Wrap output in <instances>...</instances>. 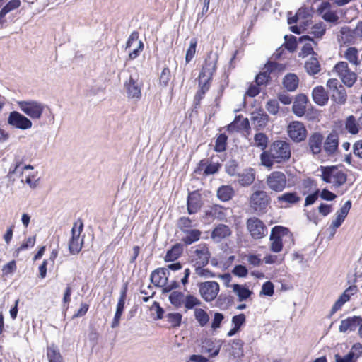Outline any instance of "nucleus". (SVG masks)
<instances>
[{
  "label": "nucleus",
  "mask_w": 362,
  "mask_h": 362,
  "mask_svg": "<svg viewBox=\"0 0 362 362\" xmlns=\"http://www.w3.org/2000/svg\"><path fill=\"white\" fill-rule=\"evenodd\" d=\"M284 86L289 91H293L298 85V78L294 74H287L283 81Z\"/></svg>",
  "instance_id": "79ce46f5"
},
{
  "label": "nucleus",
  "mask_w": 362,
  "mask_h": 362,
  "mask_svg": "<svg viewBox=\"0 0 362 362\" xmlns=\"http://www.w3.org/2000/svg\"><path fill=\"white\" fill-rule=\"evenodd\" d=\"M338 146V140L334 135H329L327 136L325 144V151L329 154H332L335 152Z\"/></svg>",
  "instance_id": "49530a36"
},
{
  "label": "nucleus",
  "mask_w": 362,
  "mask_h": 362,
  "mask_svg": "<svg viewBox=\"0 0 362 362\" xmlns=\"http://www.w3.org/2000/svg\"><path fill=\"white\" fill-rule=\"evenodd\" d=\"M239 177V183L241 185L247 186L251 185L255 180V174L252 169H248L241 173Z\"/></svg>",
  "instance_id": "c03bdc74"
},
{
  "label": "nucleus",
  "mask_w": 362,
  "mask_h": 362,
  "mask_svg": "<svg viewBox=\"0 0 362 362\" xmlns=\"http://www.w3.org/2000/svg\"><path fill=\"white\" fill-rule=\"evenodd\" d=\"M349 354L351 356L353 359L356 360L361 356L362 354V346L361 344L357 343L353 345Z\"/></svg>",
  "instance_id": "e2e57ef3"
},
{
  "label": "nucleus",
  "mask_w": 362,
  "mask_h": 362,
  "mask_svg": "<svg viewBox=\"0 0 362 362\" xmlns=\"http://www.w3.org/2000/svg\"><path fill=\"white\" fill-rule=\"evenodd\" d=\"M332 99L338 104H344L346 101V93L342 86H339V89L332 92Z\"/></svg>",
  "instance_id": "3c124183"
},
{
  "label": "nucleus",
  "mask_w": 362,
  "mask_h": 362,
  "mask_svg": "<svg viewBox=\"0 0 362 362\" xmlns=\"http://www.w3.org/2000/svg\"><path fill=\"white\" fill-rule=\"evenodd\" d=\"M362 322L360 316H354L348 317L341 321L339 329L340 332H346L348 330L354 329Z\"/></svg>",
  "instance_id": "a878e982"
},
{
  "label": "nucleus",
  "mask_w": 362,
  "mask_h": 362,
  "mask_svg": "<svg viewBox=\"0 0 362 362\" xmlns=\"http://www.w3.org/2000/svg\"><path fill=\"white\" fill-rule=\"evenodd\" d=\"M218 61V56L216 54L209 53L205 59L202 69L199 76V85L200 86V93H204L209 89V81L216 71V64Z\"/></svg>",
  "instance_id": "f03ea898"
},
{
  "label": "nucleus",
  "mask_w": 362,
  "mask_h": 362,
  "mask_svg": "<svg viewBox=\"0 0 362 362\" xmlns=\"http://www.w3.org/2000/svg\"><path fill=\"white\" fill-rule=\"evenodd\" d=\"M7 122L10 126L21 130L30 129L33 127L30 119L17 111L9 113Z\"/></svg>",
  "instance_id": "f8f14e48"
},
{
  "label": "nucleus",
  "mask_w": 362,
  "mask_h": 362,
  "mask_svg": "<svg viewBox=\"0 0 362 362\" xmlns=\"http://www.w3.org/2000/svg\"><path fill=\"white\" fill-rule=\"evenodd\" d=\"M178 226L180 229L187 232L189 228L192 227V221L189 218L182 217L178 221Z\"/></svg>",
  "instance_id": "0e129e2a"
},
{
  "label": "nucleus",
  "mask_w": 362,
  "mask_h": 362,
  "mask_svg": "<svg viewBox=\"0 0 362 362\" xmlns=\"http://www.w3.org/2000/svg\"><path fill=\"white\" fill-rule=\"evenodd\" d=\"M312 96L314 102L319 105H325L328 101V95L324 87L319 86L313 90Z\"/></svg>",
  "instance_id": "7c9ffc66"
},
{
  "label": "nucleus",
  "mask_w": 362,
  "mask_h": 362,
  "mask_svg": "<svg viewBox=\"0 0 362 362\" xmlns=\"http://www.w3.org/2000/svg\"><path fill=\"white\" fill-rule=\"evenodd\" d=\"M83 224L78 221L74 223L71 229V236L69 240V250L71 254H78L82 249L83 238L81 236Z\"/></svg>",
  "instance_id": "423d86ee"
},
{
  "label": "nucleus",
  "mask_w": 362,
  "mask_h": 362,
  "mask_svg": "<svg viewBox=\"0 0 362 362\" xmlns=\"http://www.w3.org/2000/svg\"><path fill=\"white\" fill-rule=\"evenodd\" d=\"M197 44V40L195 38H193L190 40L189 47H188L185 55L186 63H189L194 57L196 53Z\"/></svg>",
  "instance_id": "6e6d98bb"
},
{
  "label": "nucleus",
  "mask_w": 362,
  "mask_h": 362,
  "mask_svg": "<svg viewBox=\"0 0 362 362\" xmlns=\"http://www.w3.org/2000/svg\"><path fill=\"white\" fill-rule=\"evenodd\" d=\"M12 173H19L21 182L23 184H27L31 189L37 187L40 180L38 171L35 170L33 165H25L21 168L19 165H16Z\"/></svg>",
  "instance_id": "7ed1b4c3"
},
{
  "label": "nucleus",
  "mask_w": 362,
  "mask_h": 362,
  "mask_svg": "<svg viewBox=\"0 0 362 362\" xmlns=\"http://www.w3.org/2000/svg\"><path fill=\"white\" fill-rule=\"evenodd\" d=\"M170 79V71L168 68H164L162 70V72L160 74V86L165 87L168 86V82Z\"/></svg>",
  "instance_id": "052dcab7"
},
{
  "label": "nucleus",
  "mask_w": 362,
  "mask_h": 362,
  "mask_svg": "<svg viewBox=\"0 0 362 362\" xmlns=\"http://www.w3.org/2000/svg\"><path fill=\"white\" fill-rule=\"evenodd\" d=\"M233 291L238 297L240 301L247 300L252 292L245 286L240 284H233L231 286Z\"/></svg>",
  "instance_id": "2f4dec72"
},
{
  "label": "nucleus",
  "mask_w": 362,
  "mask_h": 362,
  "mask_svg": "<svg viewBox=\"0 0 362 362\" xmlns=\"http://www.w3.org/2000/svg\"><path fill=\"white\" fill-rule=\"evenodd\" d=\"M293 234L285 227L276 226L271 230L269 237V249L275 253L280 252L283 249V242H289L293 244Z\"/></svg>",
  "instance_id": "f257e3e1"
},
{
  "label": "nucleus",
  "mask_w": 362,
  "mask_h": 362,
  "mask_svg": "<svg viewBox=\"0 0 362 362\" xmlns=\"http://www.w3.org/2000/svg\"><path fill=\"white\" fill-rule=\"evenodd\" d=\"M232 273L238 277H245L248 274V271L243 265H236L232 270Z\"/></svg>",
  "instance_id": "774afa93"
},
{
  "label": "nucleus",
  "mask_w": 362,
  "mask_h": 362,
  "mask_svg": "<svg viewBox=\"0 0 362 362\" xmlns=\"http://www.w3.org/2000/svg\"><path fill=\"white\" fill-rule=\"evenodd\" d=\"M357 40L354 34V30L348 26H344L341 28L338 35V41L342 44H354Z\"/></svg>",
  "instance_id": "5701e85b"
},
{
  "label": "nucleus",
  "mask_w": 362,
  "mask_h": 362,
  "mask_svg": "<svg viewBox=\"0 0 362 362\" xmlns=\"http://www.w3.org/2000/svg\"><path fill=\"white\" fill-rule=\"evenodd\" d=\"M289 137L296 142L303 141L306 138L307 131L303 123L294 121L287 127Z\"/></svg>",
  "instance_id": "dca6fc26"
},
{
  "label": "nucleus",
  "mask_w": 362,
  "mask_h": 362,
  "mask_svg": "<svg viewBox=\"0 0 362 362\" xmlns=\"http://www.w3.org/2000/svg\"><path fill=\"white\" fill-rule=\"evenodd\" d=\"M268 143V139L265 134L262 133H258L255 135V144L262 150H264Z\"/></svg>",
  "instance_id": "4d7b16f0"
},
{
  "label": "nucleus",
  "mask_w": 362,
  "mask_h": 362,
  "mask_svg": "<svg viewBox=\"0 0 362 362\" xmlns=\"http://www.w3.org/2000/svg\"><path fill=\"white\" fill-rule=\"evenodd\" d=\"M221 344L218 341H214L211 339L206 340L202 346V351L208 353L211 356H216L218 354Z\"/></svg>",
  "instance_id": "473e14b6"
},
{
  "label": "nucleus",
  "mask_w": 362,
  "mask_h": 362,
  "mask_svg": "<svg viewBox=\"0 0 362 362\" xmlns=\"http://www.w3.org/2000/svg\"><path fill=\"white\" fill-rule=\"evenodd\" d=\"M226 136L221 134L216 139L215 150L218 152L223 151L226 148Z\"/></svg>",
  "instance_id": "680f3d73"
},
{
  "label": "nucleus",
  "mask_w": 362,
  "mask_h": 362,
  "mask_svg": "<svg viewBox=\"0 0 362 362\" xmlns=\"http://www.w3.org/2000/svg\"><path fill=\"white\" fill-rule=\"evenodd\" d=\"M333 71L340 78L344 85L351 87L357 79V75L351 71L346 62H338L333 69Z\"/></svg>",
  "instance_id": "0eeeda50"
},
{
  "label": "nucleus",
  "mask_w": 362,
  "mask_h": 362,
  "mask_svg": "<svg viewBox=\"0 0 362 362\" xmlns=\"http://www.w3.org/2000/svg\"><path fill=\"white\" fill-rule=\"evenodd\" d=\"M182 245L181 244H175L169 250L165 257V262H173L176 260L182 252Z\"/></svg>",
  "instance_id": "a19ab883"
},
{
  "label": "nucleus",
  "mask_w": 362,
  "mask_h": 362,
  "mask_svg": "<svg viewBox=\"0 0 362 362\" xmlns=\"http://www.w3.org/2000/svg\"><path fill=\"white\" fill-rule=\"evenodd\" d=\"M270 153L276 163H282L288 160L291 157V149L289 144L284 141H276L273 143Z\"/></svg>",
  "instance_id": "6e6552de"
},
{
  "label": "nucleus",
  "mask_w": 362,
  "mask_h": 362,
  "mask_svg": "<svg viewBox=\"0 0 362 362\" xmlns=\"http://www.w3.org/2000/svg\"><path fill=\"white\" fill-rule=\"evenodd\" d=\"M47 358L48 362H64L59 350L54 345H51L47 348Z\"/></svg>",
  "instance_id": "4c0bfd02"
},
{
  "label": "nucleus",
  "mask_w": 362,
  "mask_h": 362,
  "mask_svg": "<svg viewBox=\"0 0 362 362\" xmlns=\"http://www.w3.org/2000/svg\"><path fill=\"white\" fill-rule=\"evenodd\" d=\"M276 199L279 203H284L286 206H290L298 204L301 200V198L297 192H293L284 193L278 196Z\"/></svg>",
  "instance_id": "c756f323"
},
{
  "label": "nucleus",
  "mask_w": 362,
  "mask_h": 362,
  "mask_svg": "<svg viewBox=\"0 0 362 362\" xmlns=\"http://www.w3.org/2000/svg\"><path fill=\"white\" fill-rule=\"evenodd\" d=\"M192 261L198 267H202L209 262L211 254L205 244H200L192 247Z\"/></svg>",
  "instance_id": "9d476101"
},
{
  "label": "nucleus",
  "mask_w": 362,
  "mask_h": 362,
  "mask_svg": "<svg viewBox=\"0 0 362 362\" xmlns=\"http://www.w3.org/2000/svg\"><path fill=\"white\" fill-rule=\"evenodd\" d=\"M167 318L173 327H178L182 320V315L180 313H169Z\"/></svg>",
  "instance_id": "bf43d9fd"
},
{
  "label": "nucleus",
  "mask_w": 362,
  "mask_h": 362,
  "mask_svg": "<svg viewBox=\"0 0 362 362\" xmlns=\"http://www.w3.org/2000/svg\"><path fill=\"white\" fill-rule=\"evenodd\" d=\"M311 21H306L305 19H301L296 21L298 25L291 26V30L297 34H300L303 31L306 30L307 26L310 23Z\"/></svg>",
  "instance_id": "5fc2aeb1"
},
{
  "label": "nucleus",
  "mask_w": 362,
  "mask_h": 362,
  "mask_svg": "<svg viewBox=\"0 0 362 362\" xmlns=\"http://www.w3.org/2000/svg\"><path fill=\"white\" fill-rule=\"evenodd\" d=\"M252 124L257 129L264 128L269 120L268 115L262 110L253 112L251 115Z\"/></svg>",
  "instance_id": "cd10ccee"
},
{
  "label": "nucleus",
  "mask_w": 362,
  "mask_h": 362,
  "mask_svg": "<svg viewBox=\"0 0 362 362\" xmlns=\"http://www.w3.org/2000/svg\"><path fill=\"white\" fill-rule=\"evenodd\" d=\"M124 303H125V292L124 291L122 293V295L119 299L117 305L116 313H115L113 321L112 322V328L117 327L119 325V320H120V317H121L122 314L124 310Z\"/></svg>",
  "instance_id": "f704fd0d"
},
{
  "label": "nucleus",
  "mask_w": 362,
  "mask_h": 362,
  "mask_svg": "<svg viewBox=\"0 0 362 362\" xmlns=\"http://www.w3.org/2000/svg\"><path fill=\"white\" fill-rule=\"evenodd\" d=\"M233 189L228 185H223L220 187L217 191V196L223 202L230 200L233 196Z\"/></svg>",
  "instance_id": "37998d69"
},
{
  "label": "nucleus",
  "mask_w": 362,
  "mask_h": 362,
  "mask_svg": "<svg viewBox=\"0 0 362 362\" xmlns=\"http://www.w3.org/2000/svg\"><path fill=\"white\" fill-rule=\"evenodd\" d=\"M326 29V25L322 22H320L313 25L308 33L314 37L321 38L325 35Z\"/></svg>",
  "instance_id": "8fccbe9b"
},
{
  "label": "nucleus",
  "mask_w": 362,
  "mask_h": 362,
  "mask_svg": "<svg viewBox=\"0 0 362 362\" xmlns=\"http://www.w3.org/2000/svg\"><path fill=\"white\" fill-rule=\"evenodd\" d=\"M230 235L231 230L228 226L219 224L212 230L211 238L214 242L218 243Z\"/></svg>",
  "instance_id": "4be33fe9"
},
{
  "label": "nucleus",
  "mask_w": 362,
  "mask_h": 362,
  "mask_svg": "<svg viewBox=\"0 0 362 362\" xmlns=\"http://www.w3.org/2000/svg\"><path fill=\"white\" fill-rule=\"evenodd\" d=\"M218 168L219 165L216 163L202 160L199 164L198 170L203 171L204 175H209L218 172Z\"/></svg>",
  "instance_id": "72a5a7b5"
},
{
  "label": "nucleus",
  "mask_w": 362,
  "mask_h": 362,
  "mask_svg": "<svg viewBox=\"0 0 362 362\" xmlns=\"http://www.w3.org/2000/svg\"><path fill=\"white\" fill-rule=\"evenodd\" d=\"M351 206V202L350 200L346 201L343 206L337 212V217L332 223L330 226L331 235L333 236L335 234L337 228H338L341 223L344 222L346 217Z\"/></svg>",
  "instance_id": "a211bd4d"
},
{
  "label": "nucleus",
  "mask_w": 362,
  "mask_h": 362,
  "mask_svg": "<svg viewBox=\"0 0 362 362\" xmlns=\"http://www.w3.org/2000/svg\"><path fill=\"white\" fill-rule=\"evenodd\" d=\"M186 233L187 235L183 238V241L187 245H190L192 243L198 240L201 235L200 231L196 229L187 230Z\"/></svg>",
  "instance_id": "864d4df0"
},
{
  "label": "nucleus",
  "mask_w": 362,
  "mask_h": 362,
  "mask_svg": "<svg viewBox=\"0 0 362 362\" xmlns=\"http://www.w3.org/2000/svg\"><path fill=\"white\" fill-rule=\"evenodd\" d=\"M194 315L201 327L205 326L209 321V316L208 313L202 308H195L194 310Z\"/></svg>",
  "instance_id": "a18cd8bd"
},
{
  "label": "nucleus",
  "mask_w": 362,
  "mask_h": 362,
  "mask_svg": "<svg viewBox=\"0 0 362 362\" xmlns=\"http://www.w3.org/2000/svg\"><path fill=\"white\" fill-rule=\"evenodd\" d=\"M317 12L325 21L337 23L339 16L337 11L332 8V6L329 2H322L318 7Z\"/></svg>",
  "instance_id": "f3484780"
},
{
  "label": "nucleus",
  "mask_w": 362,
  "mask_h": 362,
  "mask_svg": "<svg viewBox=\"0 0 362 362\" xmlns=\"http://www.w3.org/2000/svg\"><path fill=\"white\" fill-rule=\"evenodd\" d=\"M322 178L325 182L338 187L346 182V174L337 167H327L322 170Z\"/></svg>",
  "instance_id": "39448f33"
},
{
  "label": "nucleus",
  "mask_w": 362,
  "mask_h": 362,
  "mask_svg": "<svg viewBox=\"0 0 362 362\" xmlns=\"http://www.w3.org/2000/svg\"><path fill=\"white\" fill-rule=\"evenodd\" d=\"M169 271L166 268L154 270L151 275V282L156 286L165 287L168 283Z\"/></svg>",
  "instance_id": "412c9836"
},
{
  "label": "nucleus",
  "mask_w": 362,
  "mask_h": 362,
  "mask_svg": "<svg viewBox=\"0 0 362 362\" xmlns=\"http://www.w3.org/2000/svg\"><path fill=\"white\" fill-rule=\"evenodd\" d=\"M201 196L197 192L189 194L187 199V210L189 214L196 213L201 207Z\"/></svg>",
  "instance_id": "bb28decb"
},
{
  "label": "nucleus",
  "mask_w": 362,
  "mask_h": 362,
  "mask_svg": "<svg viewBox=\"0 0 362 362\" xmlns=\"http://www.w3.org/2000/svg\"><path fill=\"white\" fill-rule=\"evenodd\" d=\"M265 182L268 189L275 192H281L287 186V178L284 173L274 171L267 176Z\"/></svg>",
  "instance_id": "1a4fd4ad"
},
{
  "label": "nucleus",
  "mask_w": 362,
  "mask_h": 362,
  "mask_svg": "<svg viewBox=\"0 0 362 362\" xmlns=\"http://www.w3.org/2000/svg\"><path fill=\"white\" fill-rule=\"evenodd\" d=\"M356 292L357 287L356 286H350L346 288L333 305L331 309V315H333L337 310L341 309L343 305L349 300L350 297L354 295Z\"/></svg>",
  "instance_id": "aec40b11"
},
{
  "label": "nucleus",
  "mask_w": 362,
  "mask_h": 362,
  "mask_svg": "<svg viewBox=\"0 0 362 362\" xmlns=\"http://www.w3.org/2000/svg\"><path fill=\"white\" fill-rule=\"evenodd\" d=\"M17 103L20 110L32 119H40L45 110V105L37 100H21Z\"/></svg>",
  "instance_id": "20e7f679"
},
{
  "label": "nucleus",
  "mask_w": 362,
  "mask_h": 362,
  "mask_svg": "<svg viewBox=\"0 0 362 362\" xmlns=\"http://www.w3.org/2000/svg\"><path fill=\"white\" fill-rule=\"evenodd\" d=\"M21 6L20 0H11L1 9V16L6 15L10 11L18 8Z\"/></svg>",
  "instance_id": "13d9d810"
},
{
  "label": "nucleus",
  "mask_w": 362,
  "mask_h": 362,
  "mask_svg": "<svg viewBox=\"0 0 362 362\" xmlns=\"http://www.w3.org/2000/svg\"><path fill=\"white\" fill-rule=\"evenodd\" d=\"M269 203L267 193L262 190H257L252 194L250 198V206L257 212L263 211Z\"/></svg>",
  "instance_id": "4468645a"
},
{
  "label": "nucleus",
  "mask_w": 362,
  "mask_h": 362,
  "mask_svg": "<svg viewBox=\"0 0 362 362\" xmlns=\"http://www.w3.org/2000/svg\"><path fill=\"white\" fill-rule=\"evenodd\" d=\"M323 136L320 133L313 134L308 140L310 150L313 154H318L322 150Z\"/></svg>",
  "instance_id": "c85d7f7f"
},
{
  "label": "nucleus",
  "mask_w": 362,
  "mask_h": 362,
  "mask_svg": "<svg viewBox=\"0 0 362 362\" xmlns=\"http://www.w3.org/2000/svg\"><path fill=\"white\" fill-rule=\"evenodd\" d=\"M126 49L131 51L129 53V59L132 60L136 59L144 49V43L139 40V33L133 32L128 38L126 44Z\"/></svg>",
  "instance_id": "2eb2a0df"
},
{
  "label": "nucleus",
  "mask_w": 362,
  "mask_h": 362,
  "mask_svg": "<svg viewBox=\"0 0 362 362\" xmlns=\"http://www.w3.org/2000/svg\"><path fill=\"white\" fill-rule=\"evenodd\" d=\"M36 237L32 236L28 238L17 249V252H19L22 250H26L28 247H32L35 245V243Z\"/></svg>",
  "instance_id": "69168bd1"
},
{
  "label": "nucleus",
  "mask_w": 362,
  "mask_h": 362,
  "mask_svg": "<svg viewBox=\"0 0 362 362\" xmlns=\"http://www.w3.org/2000/svg\"><path fill=\"white\" fill-rule=\"evenodd\" d=\"M305 69L310 75H315L320 70V64L316 58H310L305 64Z\"/></svg>",
  "instance_id": "de8ad7c7"
},
{
  "label": "nucleus",
  "mask_w": 362,
  "mask_h": 362,
  "mask_svg": "<svg viewBox=\"0 0 362 362\" xmlns=\"http://www.w3.org/2000/svg\"><path fill=\"white\" fill-rule=\"evenodd\" d=\"M247 228L250 235L255 239H261L267 234V228L260 219L256 217L247 221Z\"/></svg>",
  "instance_id": "ddd939ff"
},
{
  "label": "nucleus",
  "mask_w": 362,
  "mask_h": 362,
  "mask_svg": "<svg viewBox=\"0 0 362 362\" xmlns=\"http://www.w3.org/2000/svg\"><path fill=\"white\" fill-rule=\"evenodd\" d=\"M312 16L310 12L307 8H300L296 12V15L293 17H289L288 18V23L291 25L294 23L298 20L305 19L308 21H311Z\"/></svg>",
  "instance_id": "58836bf2"
},
{
  "label": "nucleus",
  "mask_w": 362,
  "mask_h": 362,
  "mask_svg": "<svg viewBox=\"0 0 362 362\" xmlns=\"http://www.w3.org/2000/svg\"><path fill=\"white\" fill-rule=\"evenodd\" d=\"M199 294L206 302L214 300L219 292V284L214 281H207L198 284Z\"/></svg>",
  "instance_id": "9b49d317"
},
{
  "label": "nucleus",
  "mask_w": 362,
  "mask_h": 362,
  "mask_svg": "<svg viewBox=\"0 0 362 362\" xmlns=\"http://www.w3.org/2000/svg\"><path fill=\"white\" fill-rule=\"evenodd\" d=\"M279 103L276 100H270L267 102L266 109L272 115H276L279 112Z\"/></svg>",
  "instance_id": "338daca9"
},
{
  "label": "nucleus",
  "mask_w": 362,
  "mask_h": 362,
  "mask_svg": "<svg viewBox=\"0 0 362 362\" xmlns=\"http://www.w3.org/2000/svg\"><path fill=\"white\" fill-rule=\"evenodd\" d=\"M185 296L180 291H173L169 296L170 303L176 308H180L185 303Z\"/></svg>",
  "instance_id": "09e8293b"
},
{
  "label": "nucleus",
  "mask_w": 362,
  "mask_h": 362,
  "mask_svg": "<svg viewBox=\"0 0 362 362\" xmlns=\"http://www.w3.org/2000/svg\"><path fill=\"white\" fill-rule=\"evenodd\" d=\"M124 88L129 99L139 100L141 97V86L138 81L130 77L124 83Z\"/></svg>",
  "instance_id": "6ab92c4d"
},
{
  "label": "nucleus",
  "mask_w": 362,
  "mask_h": 362,
  "mask_svg": "<svg viewBox=\"0 0 362 362\" xmlns=\"http://www.w3.org/2000/svg\"><path fill=\"white\" fill-rule=\"evenodd\" d=\"M345 129L351 134H356L358 133L359 129L361 128L358 122V119L356 120L354 116L349 115L344 123Z\"/></svg>",
  "instance_id": "e433bc0d"
},
{
  "label": "nucleus",
  "mask_w": 362,
  "mask_h": 362,
  "mask_svg": "<svg viewBox=\"0 0 362 362\" xmlns=\"http://www.w3.org/2000/svg\"><path fill=\"white\" fill-rule=\"evenodd\" d=\"M308 103V98L306 95L303 94H299L296 96L293 105V112L298 117H301L304 115L306 110V105Z\"/></svg>",
  "instance_id": "b1692460"
},
{
  "label": "nucleus",
  "mask_w": 362,
  "mask_h": 362,
  "mask_svg": "<svg viewBox=\"0 0 362 362\" xmlns=\"http://www.w3.org/2000/svg\"><path fill=\"white\" fill-rule=\"evenodd\" d=\"M344 57L353 65L358 66L360 64L358 51L356 47H350L347 48L344 52Z\"/></svg>",
  "instance_id": "ea45409f"
},
{
  "label": "nucleus",
  "mask_w": 362,
  "mask_h": 362,
  "mask_svg": "<svg viewBox=\"0 0 362 362\" xmlns=\"http://www.w3.org/2000/svg\"><path fill=\"white\" fill-rule=\"evenodd\" d=\"M202 304L201 300L196 296L187 294L185 296V307L187 310H191L196 306H199Z\"/></svg>",
  "instance_id": "603ef678"
},
{
  "label": "nucleus",
  "mask_w": 362,
  "mask_h": 362,
  "mask_svg": "<svg viewBox=\"0 0 362 362\" xmlns=\"http://www.w3.org/2000/svg\"><path fill=\"white\" fill-rule=\"evenodd\" d=\"M248 127V119L247 118H244L243 117L238 116L232 123L228 125V129L230 132H235L247 129Z\"/></svg>",
  "instance_id": "c9c22d12"
},
{
  "label": "nucleus",
  "mask_w": 362,
  "mask_h": 362,
  "mask_svg": "<svg viewBox=\"0 0 362 362\" xmlns=\"http://www.w3.org/2000/svg\"><path fill=\"white\" fill-rule=\"evenodd\" d=\"M298 42L303 44L299 56L305 57L313 52V45L315 44L314 40L309 35H303L298 39Z\"/></svg>",
  "instance_id": "393cba45"
}]
</instances>
